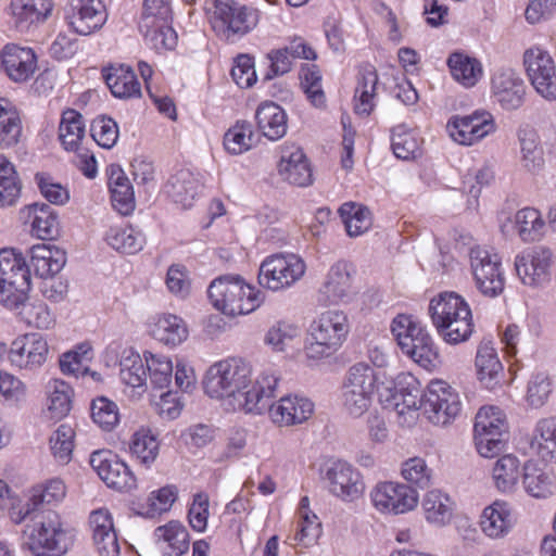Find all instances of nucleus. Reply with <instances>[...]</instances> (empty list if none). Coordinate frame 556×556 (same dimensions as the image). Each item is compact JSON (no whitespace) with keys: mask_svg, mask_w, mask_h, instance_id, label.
I'll use <instances>...</instances> for the list:
<instances>
[{"mask_svg":"<svg viewBox=\"0 0 556 556\" xmlns=\"http://www.w3.org/2000/svg\"><path fill=\"white\" fill-rule=\"evenodd\" d=\"M375 394L386 409L395 413L400 425L410 427L417 421L420 382L414 375L400 372L394 379H388L364 362L351 366L341 387L343 410L353 418L362 417L370 408Z\"/></svg>","mask_w":556,"mask_h":556,"instance_id":"1","label":"nucleus"},{"mask_svg":"<svg viewBox=\"0 0 556 556\" xmlns=\"http://www.w3.org/2000/svg\"><path fill=\"white\" fill-rule=\"evenodd\" d=\"M203 392L220 401L229 412L262 415L276 384V374L261 371L252 377L251 365L240 357H226L211 364L201 380Z\"/></svg>","mask_w":556,"mask_h":556,"instance_id":"2","label":"nucleus"},{"mask_svg":"<svg viewBox=\"0 0 556 556\" xmlns=\"http://www.w3.org/2000/svg\"><path fill=\"white\" fill-rule=\"evenodd\" d=\"M24 533V546L33 556H64L75 541L73 529L54 509L31 514Z\"/></svg>","mask_w":556,"mask_h":556,"instance_id":"3","label":"nucleus"},{"mask_svg":"<svg viewBox=\"0 0 556 556\" xmlns=\"http://www.w3.org/2000/svg\"><path fill=\"white\" fill-rule=\"evenodd\" d=\"M433 327L444 342L456 345L473 332L472 313L468 302L454 291L434 295L428 306Z\"/></svg>","mask_w":556,"mask_h":556,"instance_id":"4","label":"nucleus"},{"mask_svg":"<svg viewBox=\"0 0 556 556\" xmlns=\"http://www.w3.org/2000/svg\"><path fill=\"white\" fill-rule=\"evenodd\" d=\"M211 304L228 316L248 315L258 308L265 294L239 275H223L208 286Z\"/></svg>","mask_w":556,"mask_h":556,"instance_id":"5","label":"nucleus"},{"mask_svg":"<svg viewBox=\"0 0 556 556\" xmlns=\"http://www.w3.org/2000/svg\"><path fill=\"white\" fill-rule=\"evenodd\" d=\"M351 325L345 312L328 309L311 323L304 345L308 359L320 361L334 355L346 341Z\"/></svg>","mask_w":556,"mask_h":556,"instance_id":"6","label":"nucleus"},{"mask_svg":"<svg viewBox=\"0 0 556 556\" xmlns=\"http://www.w3.org/2000/svg\"><path fill=\"white\" fill-rule=\"evenodd\" d=\"M391 331L403 354L425 369L435 367L438 349L426 327L409 315H397L391 325Z\"/></svg>","mask_w":556,"mask_h":556,"instance_id":"7","label":"nucleus"},{"mask_svg":"<svg viewBox=\"0 0 556 556\" xmlns=\"http://www.w3.org/2000/svg\"><path fill=\"white\" fill-rule=\"evenodd\" d=\"M30 271L25 257L14 249L0 250V304L16 311L28 300Z\"/></svg>","mask_w":556,"mask_h":556,"instance_id":"8","label":"nucleus"},{"mask_svg":"<svg viewBox=\"0 0 556 556\" xmlns=\"http://www.w3.org/2000/svg\"><path fill=\"white\" fill-rule=\"evenodd\" d=\"M204 11L213 29L226 37L247 35L260 21L256 8L239 4L233 0H205Z\"/></svg>","mask_w":556,"mask_h":556,"instance_id":"9","label":"nucleus"},{"mask_svg":"<svg viewBox=\"0 0 556 556\" xmlns=\"http://www.w3.org/2000/svg\"><path fill=\"white\" fill-rule=\"evenodd\" d=\"M464 245H469L468 257L470 273L477 290L484 296L496 298L504 291L505 275L501 258L486 248L471 245L469 235H460Z\"/></svg>","mask_w":556,"mask_h":556,"instance_id":"10","label":"nucleus"},{"mask_svg":"<svg viewBox=\"0 0 556 556\" xmlns=\"http://www.w3.org/2000/svg\"><path fill=\"white\" fill-rule=\"evenodd\" d=\"M305 273L306 263L299 254L275 253L262 261L258 283L273 292L285 291L300 281Z\"/></svg>","mask_w":556,"mask_h":556,"instance_id":"11","label":"nucleus"},{"mask_svg":"<svg viewBox=\"0 0 556 556\" xmlns=\"http://www.w3.org/2000/svg\"><path fill=\"white\" fill-rule=\"evenodd\" d=\"M420 405L417 408L433 425L446 426L452 422L462 410V401L458 392L443 380H432L422 393L420 389ZM419 413H417V417Z\"/></svg>","mask_w":556,"mask_h":556,"instance_id":"12","label":"nucleus"},{"mask_svg":"<svg viewBox=\"0 0 556 556\" xmlns=\"http://www.w3.org/2000/svg\"><path fill=\"white\" fill-rule=\"evenodd\" d=\"M368 496L372 508L383 516L412 513L420 502L418 490L400 481H379Z\"/></svg>","mask_w":556,"mask_h":556,"instance_id":"13","label":"nucleus"},{"mask_svg":"<svg viewBox=\"0 0 556 556\" xmlns=\"http://www.w3.org/2000/svg\"><path fill=\"white\" fill-rule=\"evenodd\" d=\"M473 431L479 455L485 458L497 456L505 447L507 422L504 412L492 405L481 407L476 415Z\"/></svg>","mask_w":556,"mask_h":556,"instance_id":"14","label":"nucleus"},{"mask_svg":"<svg viewBox=\"0 0 556 556\" xmlns=\"http://www.w3.org/2000/svg\"><path fill=\"white\" fill-rule=\"evenodd\" d=\"M555 256L545 245L527 248L514 260V267L519 281L530 288H543L552 279Z\"/></svg>","mask_w":556,"mask_h":556,"instance_id":"15","label":"nucleus"},{"mask_svg":"<svg viewBox=\"0 0 556 556\" xmlns=\"http://www.w3.org/2000/svg\"><path fill=\"white\" fill-rule=\"evenodd\" d=\"M523 64L535 92L546 101H556V64L551 53L533 46L523 53Z\"/></svg>","mask_w":556,"mask_h":556,"instance_id":"16","label":"nucleus"},{"mask_svg":"<svg viewBox=\"0 0 556 556\" xmlns=\"http://www.w3.org/2000/svg\"><path fill=\"white\" fill-rule=\"evenodd\" d=\"M448 137L460 146L471 147L496 130L494 116L484 110L467 115H453L446 123Z\"/></svg>","mask_w":556,"mask_h":556,"instance_id":"17","label":"nucleus"},{"mask_svg":"<svg viewBox=\"0 0 556 556\" xmlns=\"http://www.w3.org/2000/svg\"><path fill=\"white\" fill-rule=\"evenodd\" d=\"M279 380L276 375V384L263 414L267 412L270 420L279 427H291L306 422L314 415L315 404L311 399L301 394H288L273 402Z\"/></svg>","mask_w":556,"mask_h":556,"instance_id":"18","label":"nucleus"},{"mask_svg":"<svg viewBox=\"0 0 556 556\" xmlns=\"http://www.w3.org/2000/svg\"><path fill=\"white\" fill-rule=\"evenodd\" d=\"M325 481L329 493L344 503L359 500L366 488L361 471L344 460L333 462L327 468Z\"/></svg>","mask_w":556,"mask_h":556,"instance_id":"19","label":"nucleus"},{"mask_svg":"<svg viewBox=\"0 0 556 556\" xmlns=\"http://www.w3.org/2000/svg\"><path fill=\"white\" fill-rule=\"evenodd\" d=\"M354 266L345 260L334 262L328 269L318 290V302L323 305L349 303L354 295Z\"/></svg>","mask_w":556,"mask_h":556,"instance_id":"20","label":"nucleus"},{"mask_svg":"<svg viewBox=\"0 0 556 556\" xmlns=\"http://www.w3.org/2000/svg\"><path fill=\"white\" fill-rule=\"evenodd\" d=\"M49 354L46 338L37 332H28L16 337L10 344L8 361L11 366L34 371L43 366Z\"/></svg>","mask_w":556,"mask_h":556,"instance_id":"21","label":"nucleus"},{"mask_svg":"<svg viewBox=\"0 0 556 556\" xmlns=\"http://www.w3.org/2000/svg\"><path fill=\"white\" fill-rule=\"evenodd\" d=\"M90 466L108 486L118 491H130L137 480L126 463L108 450L96 451L90 455Z\"/></svg>","mask_w":556,"mask_h":556,"instance_id":"22","label":"nucleus"},{"mask_svg":"<svg viewBox=\"0 0 556 556\" xmlns=\"http://www.w3.org/2000/svg\"><path fill=\"white\" fill-rule=\"evenodd\" d=\"M280 156L277 163L279 177L293 186L307 187L313 182L311 163L301 147L285 142L279 147Z\"/></svg>","mask_w":556,"mask_h":556,"instance_id":"23","label":"nucleus"},{"mask_svg":"<svg viewBox=\"0 0 556 556\" xmlns=\"http://www.w3.org/2000/svg\"><path fill=\"white\" fill-rule=\"evenodd\" d=\"M523 79L511 68H501L491 77V97L502 109H518L525 98Z\"/></svg>","mask_w":556,"mask_h":556,"instance_id":"24","label":"nucleus"},{"mask_svg":"<svg viewBox=\"0 0 556 556\" xmlns=\"http://www.w3.org/2000/svg\"><path fill=\"white\" fill-rule=\"evenodd\" d=\"M517 522V515L510 503L495 500L485 506L479 517L481 532L491 540L506 538Z\"/></svg>","mask_w":556,"mask_h":556,"instance_id":"25","label":"nucleus"},{"mask_svg":"<svg viewBox=\"0 0 556 556\" xmlns=\"http://www.w3.org/2000/svg\"><path fill=\"white\" fill-rule=\"evenodd\" d=\"M1 68L15 83L27 81L37 70V55L31 48L5 45L0 52Z\"/></svg>","mask_w":556,"mask_h":556,"instance_id":"26","label":"nucleus"},{"mask_svg":"<svg viewBox=\"0 0 556 556\" xmlns=\"http://www.w3.org/2000/svg\"><path fill=\"white\" fill-rule=\"evenodd\" d=\"M67 486L65 482L53 477L31 485L26 494V510L21 520L26 516L43 510L45 506L56 507L66 497Z\"/></svg>","mask_w":556,"mask_h":556,"instance_id":"27","label":"nucleus"},{"mask_svg":"<svg viewBox=\"0 0 556 556\" xmlns=\"http://www.w3.org/2000/svg\"><path fill=\"white\" fill-rule=\"evenodd\" d=\"M106 13L101 0H72L71 27L79 35H90L103 26Z\"/></svg>","mask_w":556,"mask_h":556,"instance_id":"28","label":"nucleus"},{"mask_svg":"<svg viewBox=\"0 0 556 556\" xmlns=\"http://www.w3.org/2000/svg\"><path fill=\"white\" fill-rule=\"evenodd\" d=\"M52 0H11L8 7L15 27L27 30L33 25L43 23L52 13Z\"/></svg>","mask_w":556,"mask_h":556,"instance_id":"29","label":"nucleus"},{"mask_svg":"<svg viewBox=\"0 0 556 556\" xmlns=\"http://www.w3.org/2000/svg\"><path fill=\"white\" fill-rule=\"evenodd\" d=\"M202 187L200 174L180 169L168 179L165 189L176 204L189 208L201 194Z\"/></svg>","mask_w":556,"mask_h":556,"instance_id":"30","label":"nucleus"},{"mask_svg":"<svg viewBox=\"0 0 556 556\" xmlns=\"http://www.w3.org/2000/svg\"><path fill=\"white\" fill-rule=\"evenodd\" d=\"M523 475V463L515 454H504L494 462L491 477L495 489L502 494H514Z\"/></svg>","mask_w":556,"mask_h":556,"instance_id":"31","label":"nucleus"},{"mask_svg":"<svg viewBox=\"0 0 556 556\" xmlns=\"http://www.w3.org/2000/svg\"><path fill=\"white\" fill-rule=\"evenodd\" d=\"M476 369L479 381L489 390L495 389L503 380V365L491 341H482L477 350Z\"/></svg>","mask_w":556,"mask_h":556,"instance_id":"32","label":"nucleus"},{"mask_svg":"<svg viewBox=\"0 0 556 556\" xmlns=\"http://www.w3.org/2000/svg\"><path fill=\"white\" fill-rule=\"evenodd\" d=\"M454 507L452 497L439 489L427 491L421 500L425 520L435 528H443L451 522Z\"/></svg>","mask_w":556,"mask_h":556,"instance_id":"33","label":"nucleus"},{"mask_svg":"<svg viewBox=\"0 0 556 556\" xmlns=\"http://www.w3.org/2000/svg\"><path fill=\"white\" fill-rule=\"evenodd\" d=\"M73 387L60 379H50L45 387L46 412L51 419L60 420L66 417L73 407Z\"/></svg>","mask_w":556,"mask_h":556,"instance_id":"34","label":"nucleus"},{"mask_svg":"<svg viewBox=\"0 0 556 556\" xmlns=\"http://www.w3.org/2000/svg\"><path fill=\"white\" fill-rule=\"evenodd\" d=\"M151 336L162 344L176 348L185 342L189 331L182 318L174 314H161L152 319Z\"/></svg>","mask_w":556,"mask_h":556,"instance_id":"35","label":"nucleus"},{"mask_svg":"<svg viewBox=\"0 0 556 556\" xmlns=\"http://www.w3.org/2000/svg\"><path fill=\"white\" fill-rule=\"evenodd\" d=\"M119 377L122 382L138 395L147 390V368L143 356L135 349L125 348L119 356Z\"/></svg>","mask_w":556,"mask_h":556,"instance_id":"36","label":"nucleus"},{"mask_svg":"<svg viewBox=\"0 0 556 556\" xmlns=\"http://www.w3.org/2000/svg\"><path fill=\"white\" fill-rule=\"evenodd\" d=\"M154 538L164 556H181L190 546L187 528L175 520L157 527L154 530Z\"/></svg>","mask_w":556,"mask_h":556,"instance_id":"37","label":"nucleus"},{"mask_svg":"<svg viewBox=\"0 0 556 556\" xmlns=\"http://www.w3.org/2000/svg\"><path fill=\"white\" fill-rule=\"evenodd\" d=\"M103 77L115 98L128 100L141 97V85L129 66H110L103 71Z\"/></svg>","mask_w":556,"mask_h":556,"instance_id":"38","label":"nucleus"},{"mask_svg":"<svg viewBox=\"0 0 556 556\" xmlns=\"http://www.w3.org/2000/svg\"><path fill=\"white\" fill-rule=\"evenodd\" d=\"M255 119L258 129L269 140H279L287 134V113L275 102H262L256 109Z\"/></svg>","mask_w":556,"mask_h":556,"instance_id":"39","label":"nucleus"},{"mask_svg":"<svg viewBox=\"0 0 556 556\" xmlns=\"http://www.w3.org/2000/svg\"><path fill=\"white\" fill-rule=\"evenodd\" d=\"M446 64L453 79L465 88L475 87L483 77L481 62L467 53H451Z\"/></svg>","mask_w":556,"mask_h":556,"instance_id":"40","label":"nucleus"},{"mask_svg":"<svg viewBox=\"0 0 556 556\" xmlns=\"http://www.w3.org/2000/svg\"><path fill=\"white\" fill-rule=\"evenodd\" d=\"M29 253L30 263L36 275L45 279L58 274L66 263L65 252L55 245L36 244Z\"/></svg>","mask_w":556,"mask_h":556,"instance_id":"41","label":"nucleus"},{"mask_svg":"<svg viewBox=\"0 0 556 556\" xmlns=\"http://www.w3.org/2000/svg\"><path fill=\"white\" fill-rule=\"evenodd\" d=\"M530 447L542 460L556 463V417L538 420L532 431Z\"/></svg>","mask_w":556,"mask_h":556,"instance_id":"42","label":"nucleus"},{"mask_svg":"<svg viewBox=\"0 0 556 556\" xmlns=\"http://www.w3.org/2000/svg\"><path fill=\"white\" fill-rule=\"evenodd\" d=\"M23 132L18 108L9 99L0 98V148L9 149L21 141Z\"/></svg>","mask_w":556,"mask_h":556,"instance_id":"43","label":"nucleus"},{"mask_svg":"<svg viewBox=\"0 0 556 556\" xmlns=\"http://www.w3.org/2000/svg\"><path fill=\"white\" fill-rule=\"evenodd\" d=\"M509 223L513 226L514 232L523 242L538 241L545 232V222L542 214L534 207L518 210Z\"/></svg>","mask_w":556,"mask_h":556,"instance_id":"44","label":"nucleus"},{"mask_svg":"<svg viewBox=\"0 0 556 556\" xmlns=\"http://www.w3.org/2000/svg\"><path fill=\"white\" fill-rule=\"evenodd\" d=\"M15 312L21 323L34 329L50 330L56 324L55 313L41 300H26Z\"/></svg>","mask_w":556,"mask_h":556,"instance_id":"45","label":"nucleus"},{"mask_svg":"<svg viewBox=\"0 0 556 556\" xmlns=\"http://www.w3.org/2000/svg\"><path fill=\"white\" fill-rule=\"evenodd\" d=\"M519 162L529 173H538L544 166V150L539 135L533 129L518 132Z\"/></svg>","mask_w":556,"mask_h":556,"instance_id":"46","label":"nucleus"},{"mask_svg":"<svg viewBox=\"0 0 556 556\" xmlns=\"http://www.w3.org/2000/svg\"><path fill=\"white\" fill-rule=\"evenodd\" d=\"M301 338V327L291 320L275 321L266 331L264 342L275 352H285L293 348Z\"/></svg>","mask_w":556,"mask_h":556,"instance_id":"47","label":"nucleus"},{"mask_svg":"<svg viewBox=\"0 0 556 556\" xmlns=\"http://www.w3.org/2000/svg\"><path fill=\"white\" fill-rule=\"evenodd\" d=\"M339 215L349 237L356 238L367 232L372 226V216L368 207L345 202L339 207Z\"/></svg>","mask_w":556,"mask_h":556,"instance_id":"48","label":"nucleus"},{"mask_svg":"<svg viewBox=\"0 0 556 556\" xmlns=\"http://www.w3.org/2000/svg\"><path fill=\"white\" fill-rule=\"evenodd\" d=\"M378 75L371 65L359 72L354 96V109L359 115H368L375 106L376 86Z\"/></svg>","mask_w":556,"mask_h":556,"instance_id":"49","label":"nucleus"},{"mask_svg":"<svg viewBox=\"0 0 556 556\" xmlns=\"http://www.w3.org/2000/svg\"><path fill=\"white\" fill-rule=\"evenodd\" d=\"M92 358V348L89 342H81L59 357V367L63 375L75 378L85 377L90 371L86 363Z\"/></svg>","mask_w":556,"mask_h":556,"instance_id":"50","label":"nucleus"},{"mask_svg":"<svg viewBox=\"0 0 556 556\" xmlns=\"http://www.w3.org/2000/svg\"><path fill=\"white\" fill-rule=\"evenodd\" d=\"M85 138V123L80 113L75 110L63 112L59 125V139L67 151H78Z\"/></svg>","mask_w":556,"mask_h":556,"instance_id":"51","label":"nucleus"},{"mask_svg":"<svg viewBox=\"0 0 556 556\" xmlns=\"http://www.w3.org/2000/svg\"><path fill=\"white\" fill-rule=\"evenodd\" d=\"M105 241L118 252L135 254L143 248L144 237L131 226H112L105 235Z\"/></svg>","mask_w":556,"mask_h":556,"instance_id":"52","label":"nucleus"},{"mask_svg":"<svg viewBox=\"0 0 556 556\" xmlns=\"http://www.w3.org/2000/svg\"><path fill=\"white\" fill-rule=\"evenodd\" d=\"M321 535V523L316 515L296 517L293 533L287 536L286 542L294 548H308L314 546Z\"/></svg>","mask_w":556,"mask_h":556,"instance_id":"53","label":"nucleus"},{"mask_svg":"<svg viewBox=\"0 0 556 556\" xmlns=\"http://www.w3.org/2000/svg\"><path fill=\"white\" fill-rule=\"evenodd\" d=\"M109 185L114 208L122 215L130 214L135 208V193L124 172L122 169H112Z\"/></svg>","mask_w":556,"mask_h":556,"instance_id":"54","label":"nucleus"},{"mask_svg":"<svg viewBox=\"0 0 556 556\" xmlns=\"http://www.w3.org/2000/svg\"><path fill=\"white\" fill-rule=\"evenodd\" d=\"M421 138L415 129L406 125H397L391 132V148L401 160H412L420 154Z\"/></svg>","mask_w":556,"mask_h":556,"instance_id":"55","label":"nucleus"},{"mask_svg":"<svg viewBox=\"0 0 556 556\" xmlns=\"http://www.w3.org/2000/svg\"><path fill=\"white\" fill-rule=\"evenodd\" d=\"M159 450L157 438L150 429L140 428L132 434L129 451L140 464L150 467L155 462Z\"/></svg>","mask_w":556,"mask_h":556,"instance_id":"56","label":"nucleus"},{"mask_svg":"<svg viewBox=\"0 0 556 556\" xmlns=\"http://www.w3.org/2000/svg\"><path fill=\"white\" fill-rule=\"evenodd\" d=\"M255 143L254 130L251 123L238 121L224 135L223 144L231 155H240L253 148Z\"/></svg>","mask_w":556,"mask_h":556,"instance_id":"57","label":"nucleus"},{"mask_svg":"<svg viewBox=\"0 0 556 556\" xmlns=\"http://www.w3.org/2000/svg\"><path fill=\"white\" fill-rule=\"evenodd\" d=\"M522 485L527 494L536 498H545L552 493L551 476L536 464L523 463Z\"/></svg>","mask_w":556,"mask_h":556,"instance_id":"58","label":"nucleus"},{"mask_svg":"<svg viewBox=\"0 0 556 556\" xmlns=\"http://www.w3.org/2000/svg\"><path fill=\"white\" fill-rule=\"evenodd\" d=\"M150 382L155 389H164L170 384L174 365L170 357L146 351L143 353Z\"/></svg>","mask_w":556,"mask_h":556,"instance_id":"59","label":"nucleus"},{"mask_svg":"<svg viewBox=\"0 0 556 556\" xmlns=\"http://www.w3.org/2000/svg\"><path fill=\"white\" fill-rule=\"evenodd\" d=\"M31 230L40 239H51L58 235L59 220L54 211L45 203L29 206Z\"/></svg>","mask_w":556,"mask_h":556,"instance_id":"60","label":"nucleus"},{"mask_svg":"<svg viewBox=\"0 0 556 556\" xmlns=\"http://www.w3.org/2000/svg\"><path fill=\"white\" fill-rule=\"evenodd\" d=\"M21 186L14 165L0 154V206H10L20 197Z\"/></svg>","mask_w":556,"mask_h":556,"instance_id":"61","label":"nucleus"},{"mask_svg":"<svg viewBox=\"0 0 556 556\" xmlns=\"http://www.w3.org/2000/svg\"><path fill=\"white\" fill-rule=\"evenodd\" d=\"M400 475L405 481L404 483L426 489L431 484L432 470L428 467L422 457H410L401 464Z\"/></svg>","mask_w":556,"mask_h":556,"instance_id":"62","label":"nucleus"},{"mask_svg":"<svg viewBox=\"0 0 556 556\" xmlns=\"http://www.w3.org/2000/svg\"><path fill=\"white\" fill-rule=\"evenodd\" d=\"M26 396V383L17 376L0 369V405L18 406Z\"/></svg>","mask_w":556,"mask_h":556,"instance_id":"63","label":"nucleus"},{"mask_svg":"<svg viewBox=\"0 0 556 556\" xmlns=\"http://www.w3.org/2000/svg\"><path fill=\"white\" fill-rule=\"evenodd\" d=\"M301 87L309 102L316 108H323L326 103V96L321 86V75L314 64L303 65L301 68Z\"/></svg>","mask_w":556,"mask_h":556,"instance_id":"64","label":"nucleus"}]
</instances>
